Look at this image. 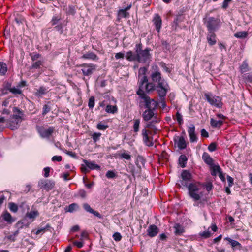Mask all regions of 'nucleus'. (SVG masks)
Wrapping results in <instances>:
<instances>
[{"instance_id": "obj_1", "label": "nucleus", "mask_w": 252, "mask_h": 252, "mask_svg": "<svg viewBox=\"0 0 252 252\" xmlns=\"http://www.w3.org/2000/svg\"><path fill=\"white\" fill-rule=\"evenodd\" d=\"M151 78L153 82L157 83L156 86V91L158 92L161 90H170L167 82L162 78L161 74L158 66H153V70L151 74Z\"/></svg>"}, {"instance_id": "obj_2", "label": "nucleus", "mask_w": 252, "mask_h": 252, "mask_svg": "<svg viewBox=\"0 0 252 252\" xmlns=\"http://www.w3.org/2000/svg\"><path fill=\"white\" fill-rule=\"evenodd\" d=\"M13 114L10 117L6 123L8 127L11 130L17 129L20 126L22 121V117L24 116L23 111L20 110L16 107L13 108Z\"/></svg>"}, {"instance_id": "obj_3", "label": "nucleus", "mask_w": 252, "mask_h": 252, "mask_svg": "<svg viewBox=\"0 0 252 252\" xmlns=\"http://www.w3.org/2000/svg\"><path fill=\"white\" fill-rule=\"evenodd\" d=\"M188 194L189 196L195 201L200 200L203 196V187L198 182H193L190 184L188 187Z\"/></svg>"}, {"instance_id": "obj_4", "label": "nucleus", "mask_w": 252, "mask_h": 252, "mask_svg": "<svg viewBox=\"0 0 252 252\" xmlns=\"http://www.w3.org/2000/svg\"><path fill=\"white\" fill-rule=\"evenodd\" d=\"M135 53L137 54L138 62L140 63H149L151 60L152 56L150 53L151 49L147 48L142 50L141 43L136 44L135 48Z\"/></svg>"}, {"instance_id": "obj_5", "label": "nucleus", "mask_w": 252, "mask_h": 252, "mask_svg": "<svg viewBox=\"0 0 252 252\" xmlns=\"http://www.w3.org/2000/svg\"><path fill=\"white\" fill-rule=\"evenodd\" d=\"M181 179L178 184L180 187L187 188L190 184L193 183L191 182L192 175L188 170H183L181 174Z\"/></svg>"}, {"instance_id": "obj_6", "label": "nucleus", "mask_w": 252, "mask_h": 252, "mask_svg": "<svg viewBox=\"0 0 252 252\" xmlns=\"http://www.w3.org/2000/svg\"><path fill=\"white\" fill-rule=\"evenodd\" d=\"M204 21L209 32H214L218 28L220 23L219 19L211 17L204 18Z\"/></svg>"}, {"instance_id": "obj_7", "label": "nucleus", "mask_w": 252, "mask_h": 252, "mask_svg": "<svg viewBox=\"0 0 252 252\" xmlns=\"http://www.w3.org/2000/svg\"><path fill=\"white\" fill-rule=\"evenodd\" d=\"M205 97L206 100L212 105H214L217 107L221 108L222 106L221 99L220 97L213 95L211 93H206L205 94Z\"/></svg>"}, {"instance_id": "obj_8", "label": "nucleus", "mask_w": 252, "mask_h": 252, "mask_svg": "<svg viewBox=\"0 0 252 252\" xmlns=\"http://www.w3.org/2000/svg\"><path fill=\"white\" fill-rule=\"evenodd\" d=\"M81 71L84 76H91L96 69V65L92 63L81 64Z\"/></svg>"}, {"instance_id": "obj_9", "label": "nucleus", "mask_w": 252, "mask_h": 252, "mask_svg": "<svg viewBox=\"0 0 252 252\" xmlns=\"http://www.w3.org/2000/svg\"><path fill=\"white\" fill-rule=\"evenodd\" d=\"M55 183L54 181L47 180L41 179L38 182V186L40 189H43L48 191L55 187Z\"/></svg>"}, {"instance_id": "obj_10", "label": "nucleus", "mask_w": 252, "mask_h": 252, "mask_svg": "<svg viewBox=\"0 0 252 252\" xmlns=\"http://www.w3.org/2000/svg\"><path fill=\"white\" fill-rule=\"evenodd\" d=\"M37 128L40 136L43 138L49 139L55 131V128L53 127L45 128L43 126H40Z\"/></svg>"}, {"instance_id": "obj_11", "label": "nucleus", "mask_w": 252, "mask_h": 252, "mask_svg": "<svg viewBox=\"0 0 252 252\" xmlns=\"http://www.w3.org/2000/svg\"><path fill=\"white\" fill-rule=\"evenodd\" d=\"M140 84H142L144 86V89L147 92H149L154 90H156V86H155L153 83H148V79L146 76H143L142 78L140 79Z\"/></svg>"}, {"instance_id": "obj_12", "label": "nucleus", "mask_w": 252, "mask_h": 252, "mask_svg": "<svg viewBox=\"0 0 252 252\" xmlns=\"http://www.w3.org/2000/svg\"><path fill=\"white\" fill-rule=\"evenodd\" d=\"M143 100L145 103V107L147 109L155 110L158 106V102L153 99H151L148 96L145 98Z\"/></svg>"}, {"instance_id": "obj_13", "label": "nucleus", "mask_w": 252, "mask_h": 252, "mask_svg": "<svg viewBox=\"0 0 252 252\" xmlns=\"http://www.w3.org/2000/svg\"><path fill=\"white\" fill-rule=\"evenodd\" d=\"M169 90H161L160 91H158L157 92L158 94V96L159 97L158 100L161 105V107L162 108H165L166 106V101H165V96L166 95L167 93L168 92Z\"/></svg>"}, {"instance_id": "obj_14", "label": "nucleus", "mask_w": 252, "mask_h": 252, "mask_svg": "<svg viewBox=\"0 0 252 252\" xmlns=\"http://www.w3.org/2000/svg\"><path fill=\"white\" fill-rule=\"evenodd\" d=\"M195 127L193 124L190 125L188 127V132L189 135L190 142L191 143L197 142V137L195 132Z\"/></svg>"}, {"instance_id": "obj_15", "label": "nucleus", "mask_w": 252, "mask_h": 252, "mask_svg": "<svg viewBox=\"0 0 252 252\" xmlns=\"http://www.w3.org/2000/svg\"><path fill=\"white\" fill-rule=\"evenodd\" d=\"M174 140L179 149L182 150L186 148V142L183 136H176L174 138Z\"/></svg>"}, {"instance_id": "obj_16", "label": "nucleus", "mask_w": 252, "mask_h": 252, "mask_svg": "<svg viewBox=\"0 0 252 252\" xmlns=\"http://www.w3.org/2000/svg\"><path fill=\"white\" fill-rule=\"evenodd\" d=\"M153 109H146L142 114V117L145 121H149L151 120L153 117H156V113H154Z\"/></svg>"}, {"instance_id": "obj_17", "label": "nucleus", "mask_w": 252, "mask_h": 252, "mask_svg": "<svg viewBox=\"0 0 252 252\" xmlns=\"http://www.w3.org/2000/svg\"><path fill=\"white\" fill-rule=\"evenodd\" d=\"M153 22L155 26L156 31L158 32H159L162 25V19L161 17L158 14H155L153 19Z\"/></svg>"}, {"instance_id": "obj_18", "label": "nucleus", "mask_w": 252, "mask_h": 252, "mask_svg": "<svg viewBox=\"0 0 252 252\" xmlns=\"http://www.w3.org/2000/svg\"><path fill=\"white\" fill-rule=\"evenodd\" d=\"M149 132V131L145 128L143 129L142 130V135L144 143L147 146L150 147L153 145V143L148 136Z\"/></svg>"}, {"instance_id": "obj_19", "label": "nucleus", "mask_w": 252, "mask_h": 252, "mask_svg": "<svg viewBox=\"0 0 252 252\" xmlns=\"http://www.w3.org/2000/svg\"><path fill=\"white\" fill-rule=\"evenodd\" d=\"M83 207L86 212L93 214L99 219L102 218V215L98 212L93 210L88 203H84L83 204Z\"/></svg>"}, {"instance_id": "obj_20", "label": "nucleus", "mask_w": 252, "mask_h": 252, "mask_svg": "<svg viewBox=\"0 0 252 252\" xmlns=\"http://www.w3.org/2000/svg\"><path fill=\"white\" fill-rule=\"evenodd\" d=\"M158 228L157 226L154 224L150 225L147 229L148 235L151 237L156 236L158 233Z\"/></svg>"}, {"instance_id": "obj_21", "label": "nucleus", "mask_w": 252, "mask_h": 252, "mask_svg": "<svg viewBox=\"0 0 252 252\" xmlns=\"http://www.w3.org/2000/svg\"><path fill=\"white\" fill-rule=\"evenodd\" d=\"M207 39L209 44L214 45L216 43V37L214 32H209L207 36Z\"/></svg>"}, {"instance_id": "obj_22", "label": "nucleus", "mask_w": 252, "mask_h": 252, "mask_svg": "<svg viewBox=\"0 0 252 252\" xmlns=\"http://www.w3.org/2000/svg\"><path fill=\"white\" fill-rule=\"evenodd\" d=\"M81 58L94 61L98 60L97 56L93 52H86L82 55Z\"/></svg>"}, {"instance_id": "obj_23", "label": "nucleus", "mask_w": 252, "mask_h": 252, "mask_svg": "<svg viewBox=\"0 0 252 252\" xmlns=\"http://www.w3.org/2000/svg\"><path fill=\"white\" fill-rule=\"evenodd\" d=\"M84 163L86 164V166L91 170H100V166L95 163L94 161H89L87 160L84 159L83 160Z\"/></svg>"}, {"instance_id": "obj_24", "label": "nucleus", "mask_w": 252, "mask_h": 252, "mask_svg": "<svg viewBox=\"0 0 252 252\" xmlns=\"http://www.w3.org/2000/svg\"><path fill=\"white\" fill-rule=\"evenodd\" d=\"M2 217L4 221L8 223H12L15 221V219L12 218L11 214L7 211H5L2 214Z\"/></svg>"}, {"instance_id": "obj_25", "label": "nucleus", "mask_w": 252, "mask_h": 252, "mask_svg": "<svg viewBox=\"0 0 252 252\" xmlns=\"http://www.w3.org/2000/svg\"><path fill=\"white\" fill-rule=\"evenodd\" d=\"M131 4L127 6L126 8L123 9H120L118 12V17L121 18H126L129 16V13L127 10L130 9L131 8Z\"/></svg>"}, {"instance_id": "obj_26", "label": "nucleus", "mask_w": 252, "mask_h": 252, "mask_svg": "<svg viewBox=\"0 0 252 252\" xmlns=\"http://www.w3.org/2000/svg\"><path fill=\"white\" fill-rule=\"evenodd\" d=\"M126 58L129 61L138 62L137 54L136 53L134 54L131 51H129L126 53Z\"/></svg>"}, {"instance_id": "obj_27", "label": "nucleus", "mask_w": 252, "mask_h": 252, "mask_svg": "<svg viewBox=\"0 0 252 252\" xmlns=\"http://www.w3.org/2000/svg\"><path fill=\"white\" fill-rule=\"evenodd\" d=\"M202 159L206 164L210 166L213 164V159L207 153L205 152L203 154Z\"/></svg>"}, {"instance_id": "obj_28", "label": "nucleus", "mask_w": 252, "mask_h": 252, "mask_svg": "<svg viewBox=\"0 0 252 252\" xmlns=\"http://www.w3.org/2000/svg\"><path fill=\"white\" fill-rule=\"evenodd\" d=\"M139 88L137 92V94L139 96V97L142 99H144L145 98H146L148 95L145 94L144 92L143 89H144V86L142 85V84H140V82H139Z\"/></svg>"}, {"instance_id": "obj_29", "label": "nucleus", "mask_w": 252, "mask_h": 252, "mask_svg": "<svg viewBox=\"0 0 252 252\" xmlns=\"http://www.w3.org/2000/svg\"><path fill=\"white\" fill-rule=\"evenodd\" d=\"M223 124L221 120H215L213 118L210 120V124L212 127L214 128L220 127Z\"/></svg>"}, {"instance_id": "obj_30", "label": "nucleus", "mask_w": 252, "mask_h": 252, "mask_svg": "<svg viewBox=\"0 0 252 252\" xmlns=\"http://www.w3.org/2000/svg\"><path fill=\"white\" fill-rule=\"evenodd\" d=\"M43 62L41 60L33 62L32 65L30 67V69H39L41 66H43Z\"/></svg>"}, {"instance_id": "obj_31", "label": "nucleus", "mask_w": 252, "mask_h": 252, "mask_svg": "<svg viewBox=\"0 0 252 252\" xmlns=\"http://www.w3.org/2000/svg\"><path fill=\"white\" fill-rule=\"evenodd\" d=\"M188 158L186 155H181L179 158V163L182 168L186 167Z\"/></svg>"}, {"instance_id": "obj_32", "label": "nucleus", "mask_w": 252, "mask_h": 252, "mask_svg": "<svg viewBox=\"0 0 252 252\" xmlns=\"http://www.w3.org/2000/svg\"><path fill=\"white\" fill-rule=\"evenodd\" d=\"M211 174L212 176H216L217 173L221 171V168L219 165H215L213 164L210 165Z\"/></svg>"}, {"instance_id": "obj_33", "label": "nucleus", "mask_w": 252, "mask_h": 252, "mask_svg": "<svg viewBox=\"0 0 252 252\" xmlns=\"http://www.w3.org/2000/svg\"><path fill=\"white\" fill-rule=\"evenodd\" d=\"M50 227V225L47 224L44 227L39 228L35 232L34 230H32V232H34L36 235H38L41 233H44L47 230H48Z\"/></svg>"}, {"instance_id": "obj_34", "label": "nucleus", "mask_w": 252, "mask_h": 252, "mask_svg": "<svg viewBox=\"0 0 252 252\" xmlns=\"http://www.w3.org/2000/svg\"><path fill=\"white\" fill-rule=\"evenodd\" d=\"M39 215V212L37 210H31L26 213V216L30 219H34Z\"/></svg>"}, {"instance_id": "obj_35", "label": "nucleus", "mask_w": 252, "mask_h": 252, "mask_svg": "<svg viewBox=\"0 0 252 252\" xmlns=\"http://www.w3.org/2000/svg\"><path fill=\"white\" fill-rule=\"evenodd\" d=\"M174 228L175 229V233L177 235H180L184 232L183 227L179 224H176Z\"/></svg>"}, {"instance_id": "obj_36", "label": "nucleus", "mask_w": 252, "mask_h": 252, "mask_svg": "<svg viewBox=\"0 0 252 252\" xmlns=\"http://www.w3.org/2000/svg\"><path fill=\"white\" fill-rule=\"evenodd\" d=\"M105 111L107 113L114 114L117 112L118 108L115 105H108L106 107Z\"/></svg>"}, {"instance_id": "obj_37", "label": "nucleus", "mask_w": 252, "mask_h": 252, "mask_svg": "<svg viewBox=\"0 0 252 252\" xmlns=\"http://www.w3.org/2000/svg\"><path fill=\"white\" fill-rule=\"evenodd\" d=\"M248 34L247 32L241 31L235 33L234 36L238 38H245L248 36Z\"/></svg>"}, {"instance_id": "obj_38", "label": "nucleus", "mask_w": 252, "mask_h": 252, "mask_svg": "<svg viewBox=\"0 0 252 252\" xmlns=\"http://www.w3.org/2000/svg\"><path fill=\"white\" fill-rule=\"evenodd\" d=\"M240 71L242 73L247 72L249 71V66L247 63L246 61H244L241 65L240 66Z\"/></svg>"}, {"instance_id": "obj_39", "label": "nucleus", "mask_w": 252, "mask_h": 252, "mask_svg": "<svg viewBox=\"0 0 252 252\" xmlns=\"http://www.w3.org/2000/svg\"><path fill=\"white\" fill-rule=\"evenodd\" d=\"M140 125L139 119H134L133 120V128L134 132L137 133L139 131Z\"/></svg>"}, {"instance_id": "obj_40", "label": "nucleus", "mask_w": 252, "mask_h": 252, "mask_svg": "<svg viewBox=\"0 0 252 252\" xmlns=\"http://www.w3.org/2000/svg\"><path fill=\"white\" fill-rule=\"evenodd\" d=\"M19 233L18 230L15 231V232L10 234L6 236V238L11 241L14 242L16 240V237Z\"/></svg>"}, {"instance_id": "obj_41", "label": "nucleus", "mask_w": 252, "mask_h": 252, "mask_svg": "<svg viewBox=\"0 0 252 252\" xmlns=\"http://www.w3.org/2000/svg\"><path fill=\"white\" fill-rule=\"evenodd\" d=\"M6 72V64L3 62H0V73L1 75H4Z\"/></svg>"}, {"instance_id": "obj_42", "label": "nucleus", "mask_w": 252, "mask_h": 252, "mask_svg": "<svg viewBox=\"0 0 252 252\" xmlns=\"http://www.w3.org/2000/svg\"><path fill=\"white\" fill-rule=\"evenodd\" d=\"M149 128L151 129L154 130V133H156L157 131L158 130V129L156 128L155 124L153 123V122H149L145 126V129L146 128Z\"/></svg>"}, {"instance_id": "obj_43", "label": "nucleus", "mask_w": 252, "mask_h": 252, "mask_svg": "<svg viewBox=\"0 0 252 252\" xmlns=\"http://www.w3.org/2000/svg\"><path fill=\"white\" fill-rule=\"evenodd\" d=\"M9 91L14 94H22L21 90L17 86V87H13L9 89Z\"/></svg>"}, {"instance_id": "obj_44", "label": "nucleus", "mask_w": 252, "mask_h": 252, "mask_svg": "<svg viewBox=\"0 0 252 252\" xmlns=\"http://www.w3.org/2000/svg\"><path fill=\"white\" fill-rule=\"evenodd\" d=\"M136 162L137 165L140 164L144 166L145 164L146 160L143 157L139 155L137 157Z\"/></svg>"}, {"instance_id": "obj_45", "label": "nucleus", "mask_w": 252, "mask_h": 252, "mask_svg": "<svg viewBox=\"0 0 252 252\" xmlns=\"http://www.w3.org/2000/svg\"><path fill=\"white\" fill-rule=\"evenodd\" d=\"M65 10L67 15H74L75 13L74 7L72 6L66 7Z\"/></svg>"}, {"instance_id": "obj_46", "label": "nucleus", "mask_w": 252, "mask_h": 252, "mask_svg": "<svg viewBox=\"0 0 252 252\" xmlns=\"http://www.w3.org/2000/svg\"><path fill=\"white\" fill-rule=\"evenodd\" d=\"M79 208L78 205L76 203H72L68 207V209L66 211L69 212H73Z\"/></svg>"}, {"instance_id": "obj_47", "label": "nucleus", "mask_w": 252, "mask_h": 252, "mask_svg": "<svg viewBox=\"0 0 252 252\" xmlns=\"http://www.w3.org/2000/svg\"><path fill=\"white\" fill-rule=\"evenodd\" d=\"M119 156L122 158H124L126 160L131 159V156L125 151H124V152L119 154Z\"/></svg>"}, {"instance_id": "obj_48", "label": "nucleus", "mask_w": 252, "mask_h": 252, "mask_svg": "<svg viewBox=\"0 0 252 252\" xmlns=\"http://www.w3.org/2000/svg\"><path fill=\"white\" fill-rule=\"evenodd\" d=\"M9 208L11 212L14 213H16L18 211V206L14 203H9Z\"/></svg>"}, {"instance_id": "obj_49", "label": "nucleus", "mask_w": 252, "mask_h": 252, "mask_svg": "<svg viewBox=\"0 0 252 252\" xmlns=\"http://www.w3.org/2000/svg\"><path fill=\"white\" fill-rule=\"evenodd\" d=\"M225 240H227L231 244V245L232 247H235L237 246H240V243H239L238 241H235L234 240H232L230 238L226 237L225 238Z\"/></svg>"}, {"instance_id": "obj_50", "label": "nucleus", "mask_w": 252, "mask_h": 252, "mask_svg": "<svg viewBox=\"0 0 252 252\" xmlns=\"http://www.w3.org/2000/svg\"><path fill=\"white\" fill-rule=\"evenodd\" d=\"M61 20V16L60 15L54 16L51 20L52 25H55Z\"/></svg>"}, {"instance_id": "obj_51", "label": "nucleus", "mask_w": 252, "mask_h": 252, "mask_svg": "<svg viewBox=\"0 0 252 252\" xmlns=\"http://www.w3.org/2000/svg\"><path fill=\"white\" fill-rule=\"evenodd\" d=\"M47 92V89L44 87H40L36 92V94L38 95H41L45 94Z\"/></svg>"}, {"instance_id": "obj_52", "label": "nucleus", "mask_w": 252, "mask_h": 252, "mask_svg": "<svg viewBox=\"0 0 252 252\" xmlns=\"http://www.w3.org/2000/svg\"><path fill=\"white\" fill-rule=\"evenodd\" d=\"M94 96H91L89 99L88 106L89 108L92 109L94 107Z\"/></svg>"}, {"instance_id": "obj_53", "label": "nucleus", "mask_w": 252, "mask_h": 252, "mask_svg": "<svg viewBox=\"0 0 252 252\" xmlns=\"http://www.w3.org/2000/svg\"><path fill=\"white\" fill-rule=\"evenodd\" d=\"M176 116V120L178 121L179 124L182 125L183 124V119L182 115L179 112H177Z\"/></svg>"}, {"instance_id": "obj_54", "label": "nucleus", "mask_w": 252, "mask_h": 252, "mask_svg": "<svg viewBox=\"0 0 252 252\" xmlns=\"http://www.w3.org/2000/svg\"><path fill=\"white\" fill-rule=\"evenodd\" d=\"M51 110L50 106L48 104H45L43 107L42 115H45Z\"/></svg>"}, {"instance_id": "obj_55", "label": "nucleus", "mask_w": 252, "mask_h": 252, "mask_svg": "<svg viewBox=\"0 0 252 252\" xmlns=\"http://www.w3.org/2000/svg\"><path fill=\"white\" fill-rule=\"evenodd\" d=\"M106 176L109 179L114 178L116 177V174L113 171L109 170L107 172Z\"/></svg>"}, {"instance_id": "obj_56", "label": "nucleus", "mask_w": 252, "mask_h": 252, "mask_svg": "<svg viewBox=\"0 0 252 252\" xmlns=\"http://www.w3.org/2000/svg\"><path fill=\"white\" fill-rule=\"evenodd\" d=\"M200 236L204 238H207L211 236V234L209 231H205L199 233Z\"/></svg>"}, {"instance_id": "obj_57", "label": "nucleus", "mask_w": 252, "mask_h": 252, "mask_svg": "<svg viewBox=\"0 0 252 252\" xmlns=\"http://www.w3.org/2000/svg\"><path fill=\"white\" fill-rule=\"evenodd\" d=\"M108 127V125H103L101 122L99 123L97 125V128L99 130H104Z\"/></svg>"}, {"instance_id": "obj_58", "label": "nucleus", "mask_w": 252, "mask_h": 252, "mask_svg": "<svg viewBox=\"0 0 252 252\" xmlns=\"http://www.w3.org/2000/svg\"><path fill=\"white\" fill-rule=\"evenodd\" d=\"M147 68L146 67H141L139 69V71H138V73H139V77H140V76L141 75L142 76L141 77V78L144 76H145V74H146V72H147Z\"/></svg>"}, {"instance_id": "obj_59", "label": "nucleus", "mask_w": 252, "mask_h": 252, "mask_svg": "<svg viewBox=\"0 0 252 252\" xmlns=\"http://www.w3.org/2000/svg\"><path fill=\"white\" fill-rule=\"evenodd\" d=\"M31 56L32 62L38 61V59L41 57V55L38 53H33L31 54Z\"/></svg>"}, {"instance_id": "obj_60", "label": "nucleus", "mask_w": 252, "mask_h": 252, "mask_svg": "<svg viewBox=\"0 0 252 252\" xmlns=\"http://www.w3.org/2000/svg\"><path fill=\"white\" fill-rule=\"evenodd\" d=\"M101 134L100 133H94L92 135V138L94 140V142H96L99 139L100 137L101 136Z\"/></svg>"}, {"instance_id": "obj_61", "label": "nucleus", "mask_w": 252, "mask_h": 252, "mask_svg": "<svg viewBox=\"0 0 252 252\" xmlns=\"http://www.w3.org/2000/svg\"><path fill=\"white\" fill-rule=\"evenodd\" d=\"M113 239L116 241H119L122 239V236L119 232H115L113 235Z\"/></svg>"}, {"instance_id": "obj_62", "label": "nucleus", "mask_w": 252, "mask_h": 252, "mask_svg": "<svg viewBox=\"0 0 252 252\" xmlns=\"http://www.w3.org/2000/svg\"><path fill=\"white\" fill-rule=\"evenodd\" d=\"M232 1V0H224L222 3V8L226 9L229 4Z\"/></svg>"}, {"instance_id": "obj_63", "label": "nucleus", "mask_w": 252, "mask_h": 252, "mask_svg": "<svg viewBox=\"0 0 252 252\" xmlns=\"http://www.w3.org/2000/svg\"><path fill=\"white\" fill-rule=\"evenodd\" d=\"M216 144L215 143H211L208 146V149L210 152H213L216 149Z\"/></svg>"}, {"instance_id": "obj_64", "label": "nucleus", "mask_w": 252, "mask_h": 252, "mask_svg": "<svg viewBox=\"0 0 252 252\" xmlns=\"http://www.w3.org/2000/svg\"><path fill=\"white\" fill-rule=\"evenodd\" d=\"M73 244L77 248H81L83 246V240H81V241H75L73 242Z\"/></svg>"}]
</instances>
